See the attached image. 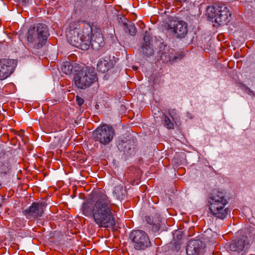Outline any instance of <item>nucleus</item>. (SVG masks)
<instances>
[{
	"label": "nucleus",
	"mask_w": 255,
	"mask_h": 255,
	"mask_svg": "<svg viewBox=\"0 0 255 255\" xmlns=\"http://www.w3.org/2000/svg\"><path fill=\"white\" fill-rule=\"evenodd\" d=\"M113 205L106 194L98 193L90 201L83 203L82 213L85 216L91 217L100 228L112 227L115 225Z\"/></svg>",
	"instance_id": "nucleus-1"
},
{
	"label": "nucleus",
	"mask_w": 255,
	"mask_h": 255,
	"mask_svg": "<svg viewBox=\"0 0 255 255\" xmlns=\"http://www.w3.org/2000/svg\"><path fill=\"white\" fill-rule=\"evenodd\" d=\"M92 27L90 24H86L81 27L78 22L70 23L66 31L68 42L72 46L87 50L89 48L90 41L89 34L92 32Z\"/></svg>",
	"instance_id": "nucleus-2"
},
{
	"label": "nucleus",
	"mask_w": 255,
	"mask_h": 255,
	"mask_svg": "<svg viewBox=\"0 0 255 255\" xmlns=\"http://www.w3.org/2000/svg\"><path fill=\"white\" fill-rule=\"evenodd\" d=\"M49 35L48 27L43 23H38L36 27H30L27 35V45L30 48L38 50L45 44Z\"/></svg>",
	"instance_id": "nucleus-3"
},
{
	"label": "nucleus",
	"mask_w": 255,
	"mask_h": 255,
	"mask_svg": "<svg viewBox=\"0 0 255 255\" xmlns=\"http://www.w3.org/2000/svg\"><path fill=\"white\" fill-rule=\"evenodd\" d=\"M228 203L225 193L216 191H214L208 198V204L211 213L220 219H225L229 212V209L225 208Z\"/></svg>",
	"instance_id": "nucleus-4"
},
{
	"label": "nucleus",
	"mask_w": 255,
	"mask_h": 255,
	"mask_svg": "<svg viewBox=\"0 0 255 255\" xmlns=\"http://www.w3.org/2000/svg\"><path fill=\"white\" fill-rule=\"evenodd\" d=\"M98 80L95 69L93 67L86 66L76 73L74 78L76 86L80 89H85Z\"/></svg>",
	"instance_id": "nucleus-5"
},
{
	"label": "nucleus",
	"mask_w": 255,
	"mask_h": 255,
	"mask_svg": "<svg viewBox=\"0 0 255 255\" xmlns=\"http://www.w3.org/2000/svg\"><path fill=\"white\" fill-rule=\"evenodd\" d=\"M114 134V129L112 127L103 125L98 127L93 132L92 137L95 141L106 145L112 141Z\"/></svg>",
	"instance_id": "nucleus-6"
},
{
	"label": "nucleus",
	"mask_w": 255,
	"mask_h": 255,
	"mask_svg": "<svg viewBox=\"0 0 255 255\" xmlns=\"http://www.w3.org/2000/svg\"><path fill=\"white\" fill-rule=\"evenodd\" d=\"M129 238L136 250H143L150 246L149 239L143 231L137 230L132 231L129 234Z\"/></svg>",
	"instance_id": "nucleus-7"
},
{
	"label": "nucleus",
	"mask_w": 255,
	"mask_h": 255,
	"mask_svg": "<svg viewBox=\"0 0 255 255\" xmlns=\"http://www.w3.org/2000/svg\"><path fill=\"white\" fill-rule=\"evenodd\" d=\"M212 14L209 17L214 19V21L219 24L229 22L228 17L231 16L229 8L224 4H221L216 7L211 8Z\"/></svg>",
	"instance_id": "nucleus-8"
},
{
	"label": "nucleus",
	"mask_w": 255,
	"mask_h": 255,
	"mask_svg": "<svg viewBox=\"0 0 255 255\" xmlns=\"http://www.w3.org/2000/svg\"><path fill=\"white\" fill-rule=\"evenodd\" d=\"M167 30L177 38H184L187 33V24L182 20H173L168 24Z\"/></svg>",
	"instance_id": "nucleus-9"
},
{
	"label": "nucleus",
	"mask_w": 255,
	"mask_h": 255,
	"mask_svg": "<svg viewBox=\"0 0 255 255\" xmlns=\"http://www.w3.org/2000/svg\"><path fill=\"white\" fill-rule=\"evenodd\" d=\"M47 206L45 202H34L27 209L23 211L24 215L28 219H35L42 216Z\"/></svg>",
	"instance_id": "nucleus-10"
},
{
	"label": "nucleus",
	"mask_w": 255,
	"mask_h": 255,
	"mask_svg": "<svg viewBox=\"0 0 255 255\" xmlns=\"http://www.w3.org/2000/svg\"><path fill=\"white\" fill-rule=\"evenodd\" d=\"M16 65V61L15 60L0 59V80L8 78L13 72Z\"/></svg>",
	"instance_id": "nucleus-11"
},
{
	"label": "nucleus",
	"mask_w": 255,
	"mask_h": 255,
	"mask_svg": "<svg viewBox=\"0 0 255 255\" xmlns=\"http://www.w3.org/2000/svg\"><path fill=\"white\" fill-rule=\"evenodd\" d=\"M205 244L200 240L190 241L186 247L187 255H203L205 253Z\"/></svg>",
	"instance_id": "nucleus-12"
},
{
	"label": "nucleus",
	"mask_w": 255,
	"mask_h": 255,
	"mask_svg": "<svg viewBox=\"0 0 255 255\" xmlns=\"http://www.w3.org/2000/svg\"><path fill=\"white\" fill-rule=\"evenodd\" d=\"M173 52V50L166 45L161 44L159 46L158 53L160 55L161 59L164 62H168L178 58V57L174 55Z\"/></svg>",
	"instance_id": "nucleus-13"
},
{
	"label": "nucleus",
	"mask_w": 255,
	"mask_h": 255,
	"mask_svg": "<svg viewBox=\"0 0 255 255\" xmlns=\"http://www.w3.org/2000/svg\"><path fill=\"white\" fill-rule=\"evenodd\" d=\"M246 245H248L247 238L243 237L233 241L229 245V250L234 255L239 254L244 250Z\"/></svg>",
	"instance_id": "nucleus-14"
},
{
	"label": "nucleus",
	"mask_w": 255,
	"mask_h": 255,
	"mask_svg": "<svg viewBox=\"0 0 255 255\" xmlns=\"http://www.w3.org/2000/svg\"><path fill=\"white\" fill-rule=\"evenodd\" d=\"M92 32L89 34V39L90 44L89 47L91 46L94 49H98L104 45V38L100 30H97L93 34L92 37L91 34Z\"/></svg>",
	"instance_id": "nucleus-15"
},
{
	"label": "nucleus",
	"mask_w": 255,
	"mask_h": 255,
	"mask_svg": "<svg viewBox=\"0 0 255 255\" xmlns=\"http://www.w3.org/2000/svg\"><path fill=\"white\" fill-rule=\"evenodd\" d=\"M119 22L123 27L126 33L130 35H134L136 33V28L133 23L128 21L125 17L122 16L119 19Z\"/></svg>",
	"instance_id": "nucleus-16"
},
{
	"label": "nucleus",
	"mask_w": 255,
	"mask_h": 255,
	"mask_svg": "<svg viewBox=\"0 0 255 255\" xmlns=\"http://www.w3.org/2000/svg\"><path fill=\"white\" fill-rule=\"evenodd\" d=\"M145 219L147 223L152 226L153 232H157L160 229L162 219L159 215L155 214L152 216H145Z\"/></svg>",
	"instance_id": "nucleus-17"
},
{
	"label": "nucleus",
	"mask_w": 255,
	"mask_h": 255,
	"mask_svg": "<svg viewBox=\"0 0 255 255\" xmlns=\"http://www.w3.org/2000/svg\"><path fill=\"white\" fill-rule=\"evenodd\" d=\"M112 67L113 64L110 60H102L98 62L97 69L99 72L105 73Z\"/></svg>",
	"instance_id": "nucleus-18"
},
{
	"label": "nucleus",
	"mask_w": 255,
	"mask_h": 255,
	"mask_svg": "<svg viewBox=\"0 0 255 255\" xmlns=\"http://www.w3.org/2000/svg\"><path fill=\"white\" fill-rule=\"evenodd\" d=\"M126 191L124 189L122 185L116 186L113 191V194L116 196L117 198L120 200L123 199L126 195Z\"/></svg>",
	"instance_id": "nucleus-19"
},
{
	"label": "nucleus",
	"mask_w": 255,
	"mask_h": 255,
	"mask_svg": "<svg viewBox=\"0 0 255 255\" xmlns=\"http://www.w3.org/2000/svg\"><path fill=\"white\" fill-rule=\"evenodd\" d=\"M73 66L71 62L66 61L63 63L61 67L62 72L67 75H69L72 73Z\"/></svg>",
	"instance_id": "nucleus-20"
},
{
	"label": "nucleus",
	"mask_w": 255,
	"mask_h": 255,
	"mask_svg": "<svg viewBox=\"0 0 255 255\" xmlns=\"http://www.w3.org/2000/svg\"><path fill=\"white\" fill-rule=\"evenodd\" d=\"M142 49L143 53L146 56L149 57L153 54L154 50L150 44H143Z\"/></svg>",
	"instance_id": "nucleus-21"
},
{
	"label": "nucleus",
	"mask_w": 255,
	"mask_h": 255,
	"mask_svg": "<svg viewBox=\"0 0 255 255\" xmlns=\"http://www.w3.org/2000/svg\"><path fill=\"white\" fill-rule=\"evenodd\" d=\"M10 166L7 162H0V174H6L9 172Z\"/></svg>",
	"instance_id": "nucleus-22"
},
{
	"label": "nucleus",
	"mask_w": 255,
	"mask_h": 255,
	"mask_svg": "<svg viewBox=\"0 0 255 255\" xmlns=\"http://www.w3.org/2000/svg\"><path fill=\"white\" fill-rule=\"evenodd\" d=\"M164 125L168 129L173 128V124L170 120L165 115L162 118Z\"/></svg>",
	"instance_id": "nucleus-23"
},
{
	"label": "nucleus",
	"mask_w": 255,
	"mask_h": 255,
	"mask_svg": "<svg viewBox=\"0 0 255 255\" xmlns=\"http://www.w3.org/2000/svg\"><path fill=\"white\" fill-rule=\"evenodd\" d=\"M150 36L147 33V32L145 33V35H144L143 37V40L144 42V44H146V43L148 44H150Z\"/></svg>",
	"instance_id": "nucleus-24"
},
{
	"label": "nucleus",
	"mask_w": 255,
	"mask_h": 255,
	"mask_svg": "<svg viewBox=\"0 0 255 255\" xmlns=\"http://www.w3.org/2000/svg\"><path fill=\"white\" fill-rule=\"evenodd\" d=\"M76 102L79 106H81L84 103V99L79 96H77L76 98Z\"/></svg>",
	"instance_id": "nucleus-25"
},
{
	"label": "nucleus",
	"mask_w": 255,
	"mask_h": 255,
	"mask_svg": "<svg viewBox=\"0 0 255 255\" xmlns=\"http://www.w3.org/2000/svg\"><path fill=\"white\" fill-rule=\"evenodd\" d=\"M19 4L22 5L26 4L29 1V0H16Z\"/></svg>",
	"instance_id": "nucleus-26"
},
{
	"label": "nucleus",
	"mask_w": 255,
	"mask_h": 255,
	"mask_svg": "<svg viewBox=\"0 0 255 255\" xmlns=\"http://www.w3.org/2000/svg\"><path fill=\"white\" fill-rule=\"evenodd\" d=\"M245 91L248 94H251L253 93V91L249 88H246L245 89Z\"/></svg>",
	"instance_id": "nucleus-27"
},
{
	"label": "nucleus",
	"mask_w": 255,
	"mask_h": 255,
	"mask_svg": "<svg viewBox=\"0 0 255 255\" xmlns=\"http://www.w3.org/2000/svg\"><path fill=\"white\" fill-rule=\"evenodd\" d=\"M133 70H137V68L136 67H133Z\"/></svg>",
	"instance_id": "nucleus-28"
},
{
	"label": "nucleus",
	"mask_w": 255,
	"mask_h": 255,
	"mask_svg": "<svg viewBox=\"0 0 255 255\" xmlns=\"http://www.w3.org/2000/svg\"><path fill=\"white\" fill-rule=\"evenodd\" d=\"M133 70H137V68L136 67H133Z\"/></svg>",
	"instance_id": "nucleus-29"
},
{
	"label": "nucleus",
	"mask_w": 255,
	"mask_h": 255,
	"mask_svg": "<svg viewBox=\"0 0 255 255\" xmlns=\"http://www.w3.org/2000/svg\"><path fill=\"white\" fill-rule=\"evenodd\" d=\"M133 70H137V68L136 67H133Z\"/></svg>",
	"instance_id": "nucleus-30"
},
{
	"label": "nucleus",
	"mask_w": 255,
	"mask_h": 255,
	"mask_svg": "<svg viewBox=\"0 0 255 255\" xmlns=\"http://www.w3.org/2000/svg\"><path fill=\"white\" fill-rule=\"evenodd\" d=\"M133 70H137V68L136 67H133Z\"/></svg>",
	"instance_id": "nucleus-31"
}]
</instances>
